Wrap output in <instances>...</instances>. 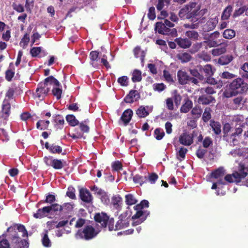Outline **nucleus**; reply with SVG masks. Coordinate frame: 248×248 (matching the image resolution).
Returning <instances> with one entry per match:
<instances>
[{"label":"nucleus","mask_w":248,"mask_h":248,"mask_svg":"<svg viewBox=\"0 0 248 248\" xmlns=\"http://www.w3.org/2000/svg\"><path fill=\"white\" fill-rule=\"evenodd\" d=\"M54 122L57 125H60L63 127L64 124V120L63 118L60 115H57L54 119Z\"/></svg>","instance_id":"nucleus-61"},{"label":"nucleus","mask_w":248,"mask_h":248,"mask_svg":"<svg viewBox=\"0 0 248 248\" xmlns=\"http://www.w3.org/2000/svg\"><path fill=\"white\" fill-rule=\"evenodd\" d=\"M111 203L114 207L118 210L121 207L122 199L119 196H114L112 198Z\"/></svg>","instance_id":"nucleus-32"},{"label":"nucleus","mask_w":248,"mask_h":248,"mask_svg":"<svg viewBox=\"0 0 248 248\" xmlns=\"http://www.w3.org/2000/svg\"><path fill=\"white\" fill-rule=\"evenodd\" d=\"M136 114L140 118H145L149 115V112L146 110L145 107L141 106L136 110Z\"/></svg>","instance_id":"nucleus-40"},{"label":"nucleus","mask_w":248,"mask_h":248,"mask_svg":"<svg viewBox=\"0 0 248 248\" xmlns=\"http://www.w3.org/2000/svg\"><path fill=\"white\" fill-rule=\"evenodd\" d=\"M202 112V109L200 106H195L192 108L191 113L196 118H199L201 117Z\"/></svg>","instance_id":"nucleus-51"},{"label":"nucleus","mask_w":248,"mask_h":248,"mask_svg":"<svg viewBox=\"0 0 248 248\" xmlns=\"http://www.w3.org/2000/svg\"><path fill=\"white\" fill-rule=\"evenodd\" d=\"M158 178V175L155 172L149 174L148 177H147L148 181L151 184H155Z\"/></svg>","instance_id":"nucleus-59"},{"label":"nucleus","mask_w":248,"mask_h":248,"mask_svg":"<svg viewBox=\"0 0 248 248\" xmlns=\"http://www.w3.org/2000/svg\"><path fill=\"white\" fill-rule=\"evenodd\" d=\"M125 203L130 206L135 204L137 202V200L132 194H128L125 196Z\"/></svg>","instance_id":"nucleus-39"},{"label":"nucleus","mask_w":248,"mask_h":248,"mask_svg":"<svg viewBox=\"0 0 248 248\" xmlns=\"http://www.w3.org/2000/svg\"><path fill=\"white\" fill-rule=\"evenodd\" d=\"M248 170L245 165L240 163L239 164L238 171H234L232 174H227L224 177L225 181L228 183L240 182L242 179L245 178L248 175Z\"/></svg>","instance_id":"nucleus-6"},{"label":"nucleus","mask_w":248,"mask_h":248,"mask_svg":"<svg viewBox=\"0 0 248 248\" xmlns=\"http://www.w3.org/2000/svg\"><path fill=\"white\" fill-rule=\"evenodd\" d=\"M49 152L51 154H62V155H65L66 154L65 152L62 153V147L59 145H57L54 143L51 144V148Z\"/></svg>","instance_id":"nucleus-33"},{"label":"nucleus","mask_w":248,"mask_h":248,"mask_svg":"<svg viewBox=\"0 0 248 248\" xmlns=\"http://www.w3.org/2000/svg\"><path fill=\"white\" fill-rule=\"evenodd\" d=\"M218 22L217 18L216 17L210 18L205 24L203 26V30L204 31H209L215 29Z\"/></svg>","instance_id":"nucleus-17"},{"label":"nucleus","mask_w":248,"mask_h":248,"mask_svg":"<svg viewBox=\"0 0 248 248\" xmlns=\"http://www.w3.org/2000/svg\"><path fill=\"white\" fill-rule=\"evenodd\" d=\"M245 10L246 6H243L237 10H235L232 15L233 17L235 18L242 15L245 12Z\"/></svg>","instance_id":"nucleus-64"},{"label":"nucleus","mask_w":248,"mask_h":248,"mask_svg":"<svg viewBox=\"0 0 248 248\" xmlns=\"http://www.w3.org/2000/svg\"><path fill=\"white\" fill-rule=\"evenodd\" d=\"M186 35L188 38V39H190L194 41L197 40L199 37L198 32L194 30L186 31Z\"/></svg>","instance_id":"nucleus-43"},{"label":"nucleus","mask_w":248,"mask_h":248,"mask_svg":"<svg viewBox=\"0 0 248 248\" xmlns=\"http://www.w3.org/2000/svg\"><path fill=\"white\" fill-rule=\"evenodd\" d=\"M149 207V202L147 200H143L141 201L140 203L137 204L134 206V209L137 211H140L142 212H150L148 211H145L143 208Z\"/></svg>","instance_id":"nucleus-27"},{"label":"nucleus","mask_w":248,"mask_h":248,"mask_svg":"<svg viewBox=\"0 0 248 248\" xmlns=\"http://www.w3.org/2000/svg\"><path fill=\"white\" fill-rule=\"evenodd\" d=\"M75 193V188L72 186H70L68 187V190L66 192V195L71 199L76 200V196Z\"/></svg>","instance_id":"nucleus-47"},{"label":"nucleus","mask_w":248,"mask_h":248,"mask_svg":"<svg viewBox=\"0 0 248 248\" xmlns=\"http://www.w3.org/2000/svg\"><path fill=\"white\" fill-rule=\"evenodd\" d=\"M147 16L148 18L150 20H153L155 19L156 16L155 13V8L154 7L152 6L149 8Z\"/></svg>","instance_id":"nucleus-62"},{"label":"nucleus","mask_w":248,"mask_h":248,"mask_svg":"<svg viewBox=\"0 0 248 248\" xmlns=\"http://www.w3.org/2000/svg\"><path fill=\"white\" fill-rule=\"evenodd\" d=\"M232 11V7L231 5L227 6L223 10L221 15V19L222 20H227L229 18L231 14Z\"/></svg>","instance_id":"nucleus-34"},{"label":"nucleus","mask_w":248,"mask_h":248,"mask_svg":"<svg viewBox=\"0 0 248 248\" xmlns=\"http://www.w3.org/2000/svg\"><path fill=\"white\" fill-rule=\"evenodd\" d=\"M62 205V214H65L69 213L72 211L74 208V204L70 202H66L63 203Z\"/></svg>","instance_id":"nucleus-36"},{"label":"nucleus","mask_w":248,"mask_h":248,"mask_svg":"<svg viewBox=\"0 0 248 248\" xmlns=\"http://www.w3.org/2000/svg\"><path fill=\"white\" fill-rule=\"evenodd\" d=\"M44 161L47 166H51L55 170H61L65 166L66 162L60 159L53 158L51 156H45Z\"/></svg>","instance_id":"nucleus-8"},{"label":"nucleus","mask_w":248,"mask_h":248,"mask_svg":"<svg viewBox=\"0 0 248 248\" xmlns=\"http://www.w3.org/2000/svg\"><path fill=\"white\" fill-rule=\"evenodd\" d=\"M210 126L212 127L214 133L217 135H219L221 132V125L218 122H216L213 120L210 121Z\"/></svg>","instance_id":"nucleus-24"},{"label":"nucleus","mask_w":248,"mask_h":248,"mask_svg":"<svg viewBox=\"0 0 248 248\" xmlns=\"http://www.w3.org/2000/svg\"><path fill=\"white\" fill-rule=\"evenodd\" d=\"M66 120L68 122L69 125L72 126H75L79 124L78 120L72 114L67 115L66 117Z\"/></svg>","instance_id":"nucleus-41"},{"label":"nucleus","mask_w":248,"mask_h":248,"mask_svg":"<svg viewBox=\"0 0 248 248\" xmlns=\"http://www.w3.org/2000/svg\"><path fill=\"white\" fill-rule=\"evenodd\" d=\"M201 92L202 93H205L207 95H212L216 93L215 89L211 86H208L207 87L202 88L201 89Z\"/></svg>","instance_id":"nucleus-48"},{"label":"nucleus","mask_w":248,"mask_h":248,"mask_svg":"<svg viewBox=\"0 0 248 248\" xmlns=\"http://www.w3.org/2000/svg\"><path fill=\"white\" fill-rule=\"evenodd\" d=\"M199 70L197 69H190L189 72L190 74L193 76L199 79V80L202 81L204 79V77L200 73Z\"/></svg>","instance_id":"nucleus-50"},{"label":"nucleus","mask_w":248,"mask_h":248,"mask_svg":"<svg viewBox=\"0 0 248 248\" xmlns=\"http://www.w3.org/2000/svg\"><path fill=\"white\" fill-rule=\"evenodd\" d=\"M196 5L195 2L186 5L179 11L178 15L180 17L183 19H191V21L193 22L198 21L201 17V16L207 11V9H204L200 11L199 9L195 8Z\"/></svg>","instance_id":"nucleus-3"},{"label":"nucleus","mask_w":248,"mask_h":248,"mask_svg":"<svg viewBox=\"0 0 248 248\" xmlns=\"http://www.w3.org/2000/svg\"><path fill=\"white\" fill-rule=\"evenodd\" d=\"M248 91V83L243 78L238 77L233 79L226 86L223 96L226 98H231L245 94Z\"/></svg>","instance_id":"nucleus-2"},{"label":"nucleus","mask_w":248,"mask_h":248,"mask_svg":"<svg viewBox=\"0 0 248 248\" xmlns=\"http://www.w3.org/2000/svg\"><path fill=\"white\" fill-rule=\"evenodd\" d=\"M154 135L157 140H161L164 136L165 133L160 128H156L154 131Z\"/></svg>","instance_id":"nucleus-49"},{"label":"nucleus","mask_w":248,"mask_h":248,"mask_svg":"<svg viewBox=\"0 0 248 248\" xmlns=\"http://www.w3.org/2000/svg\"><path fill=\"white\" fill-rule=\"evenodd\" d=\"M226 47V45L218 46L217 48L212 50V54L213 56H217L224 54L227 51Z\"/></svg>","instance_id":"nucleus-28"},{"label":"nucleus","mask_w":248,"mask_h":248,"mask_svg":"<svg viewBox=\"0 0 248 248\" xmlns=\"http://www.w3.org/2000/svg\"><path fill=\"white\" fill-rule=\"evenodd\" d=\"M177 58L182 63H186L190 61L192 59V56L187 52L181 53L177 55Z\"/></svg>","instance_id":"nucleus-29"},{"label":"nucleus","mask_w":248,"mask_h":248,"mask_svg":"<svg viewBox=\"0 0 248 248\" xmlns=\"http://www.w3.org/2000/svg\"><path fill=\"white\" fill-rule=\"evenodd\" d=\"M179 141L182 145L189 146L193 142V136L187 133H183L179 137Z\"/></svg>","instance_id":"nucleus-12"},{"label":"nucleus","mask_w":248,"mask_h":248,"mask_svg":"<svg viewBox=\"0 0 248 248\" xmlns=\"http://www.w3.org/2000/svg\"><path fill=\"white\" fill-rule=\"evenodd\" d=\"M48 230H45L44 232L41 234L42 244L44 247L46 248H49L51 246V242L48 237Z\"/></svg>","instance_id":"nucleus-23"},{"label":"nucleus","mask_w":248,"mask_h":248,"mask_svg":"<svg viewBox=\"0 0 248 248\" xmlns=\"http://www.w3.org/2000/svg\"><path fill=\"white\" fill-rule=\"evenodd\" d=\"M198 68L199 71L202 72L203 71L205 73V76L207 77L210 76H213L214 73V70L213 69V66L210 64L205 65L204 67L201 65L198 66Z\"/></svg>","instance_id":"nucleus-22"},{"label":"nucleus","mask_w":248,"mask_h":248,"mask_svg":"<svg viewBox=\"0 0 248 248\" xmlns=\"http://www.w3.org/2000/svg\"><path fill=\"white\" fill-rule=\"evenodd\" d=\"M140 98V94L137 90H131L124 98L126 103H132Z\"/></svg>","instance_id":"nucleus-13"},{"label":"nucleus","mask_w":248,"mask_h":248,"mask_svg":"<svg viewBox=\"0 0 248 248\" xmlns=\"http://www.w3.org/2000/svg\"><path fill=\"white\" fill-rule=\"evenodd\" d=\"M189 77L187 73L182 70H179L177 72L178 82L181 85L188 84Z\"/></svg>","instance_id":"nucleus-18"},{"label":"nucleus","mask_w":248,"mask_h":248,"mask_svg":"<svg viewBox=\"0 0 248 248\" xmlns=\"http://www.w3.org/2000/svg\"><path fill=\"white\" fill-rule=\"evenodd\" d=\"M163 77L164 78L165 80L168 82L171 83L173 82V78L171 75L170 72L166 70H163Z\"/></svg>","instance_id":"nucleus-60"},{"label":"nucleus","mask_w":248,"mask_h":248,"mask_svg":"<svg viewBox=\"0 0 248 248\" xmlns=\"http://www.w3.org/2000/svg\"><path fill=\"white\" fill-rule=\"evenodd\" d=\"M131 79L133 82L140 81L142 79L141 72L140 70L135 69L132 73Z\"/></svg>","instance_id":"nucleus-38"},{"label":"nucleus","mask_w":248,"mask_h":248,"mask_svg":"<svg viewBox=\"0 0 248 248\" xmlns=\"http://www.w3.org/2000/svg\"><path fill=\"white\" fill-rule=\"evenodd\" d=\"M175 41L180 47L183 48H188L192 44L191 41L186 38H177L175 39Z\"/></svg>","instance_id":"nucleus-19"},{"label":"nucleus","mask_w":248,"mask_h":248,"mask_svg":"<svg viewBox=\"0 0 248 248\" xmlns=\"http://www.w3.org/2000/svg\"><path fill=\"white\" fill-rule=\"evenodd\" d=\"M118 82L122 86H126L128 85V78L123 76L118 78Z\"/></svg>","instance_id":"nucleus-63"},{"label":"nucleus","mask_w":248,"mask_h":248,"mask_svg":"<svg viewBox=\"0 0 248 248\" xmlns=\"http://www.w3.org/2000/svg\"><path fill=\"white\" fill-rule=\"evenodd\" d=\"M155 31L160 34L170 35L172 37L177 36V31L176 29L167 28L162 22H157L155 24Z\"/></svg>","instance_id":"nucleus-7"},{"label":"nucleus","mask_w":248,"mask_h":248,"mask_svg":"<svg viewBox=\"0 0 248 248\" xmlns=\"http://www.w3.org/2000/svg\"><path fill=\"white\" fill-rule=\"evenodd\" d=\"M133 114V111L131 109H127L123 113L121 117V120L124 122L125 125L129 123L132 118Z\"/></svg>","instance_id":"nucleus-20"},{"label":"nucleus","mask_w":248,"mask_h":248,"mask_svg":"<svg viewBox=\"0 0 248 248\" xmlns=\"http://www.w3.org/2000/svg\"><path fill=\"white\" fill-rule=\"evenodd\" d=\"M133 180L135 183L139 184L140 186L148 182V179L146 176H142L139 174L135 175L133 178Z\"/></svg>","instance_id":"nucleus-35"},{"label":"nucleus","mask_w":248,"mask_h":248,"mask_svg":"<svg viewBox=\"0 0 248 248\" xmlns=\"http://www.w3.org/2000/svg\"><path fill=\"white\" fill-rule=\"evenodd\" d=\"M68 135L73 139H78L83 137L82 132L80 130L79 128H75L73 132L69 133Z\"/></svg>","instance_id":"nucleus-37"},{"label":"nucleus","mask_w":248,"mask_h":248,"mask_svg":"<svg viewBox=\"0 0 248 248\" xmlns=\"http://www.w3.org/2000/svg\"><path fill=\"white\" fill-rule=\"evenodd\" d=\"M17 230L22 232V237H28V232L22 224H14L7 229L6 232L2 235L7 237L8 240L3 239L0 241V248H28L29 243L25 239H22L18 235Z\"/></svg>","instance_id":"nucleus-1"},{"label":"nucleus","mask_w":248,"mask_h":248,"mask_svg":"<svg viewBox=\"0 0 248 248\" xmlns=\"http://www.w3.org/2000/svg\"><path fill=\"white\" fill-rule=\"evenodd\" d=\"M234 58L232 54L223 55L217 59V62L221 65H226L232 62Z\"/></svg>","instance_id":"nucleus-16"},{"label":"nucleus","mask_w":248,"mask_h":248,"mask_svg":"<svg viewBox=\"0 0 248 248\" xmlns=\"http://www.w3.org/2000/svg\"><path fill=\"white\" fill-rule=\"evenodd\" d=\"M134 56L136 58H138L140 57V60L142 62L143 61L144 55L143 51H141L140 47V46H136L134 50Z\"/></svg>","instance_id":"nucleus-46"},{"label":"nucleus","mask_w":248,"mask_h":248,"mask_svg":"<svg viewBox=\"0 0 248 248\" xmlns=\"http://www.w3.org/2000/svg\"><path fill=\"white\" fill-rule=\"evenodd\" d=\"M212 110L209 107H206L204 109V111L202 114V119L203 122L206 123L211 118Z\"/></svg>","instance_id":"nucleus-42"},{"label":"nucleus","mask_w":248,"mask_h":248,"mask_svg":"<svg viewBox=\"0 0 248 248\" xmlns=\"http://www.w3.org/2000/svg\"><path fill=\"white\" fill-rule=\"evenodd\" d=\"M235 36V31L233 30L226 29L223 33L224 38L228 39H231Z\"/></svg>","instance_id":"nucleus-44"},{"label":"nucleus","mask_w":248,"mask_h":248,"mask_svg":"<svg viewBox=\"0 0 248 248\" xmlns=\"http://www.w3.org/2000/svg\"><path fill=\"white\" fill-rule=\"evenodd\" d=\"M99 232V231L96 230L93 226L88 225L85 226L83 229L78 230L75 234V237L77 239L88 241L95 238Z\"/></svg>","instance_id":"nucleus-5"},{"label":"nucleus","mask_w":248,"mask_h":248,"mask_svg":"<svg viewBox=\"0 0 248 248\" xmlns=\"http://www.w3.org/2000/svg\"><path fill=\"white\" fill-rule=\"evenodd\" d=\"M166 88V85L163 83H155L153 85V89L155 91L161 92L164 91Z\"/></svg>","instance_id":"nucleus-53"},{"label":"nucleus","mask_w":248,"mask_h":248,"mask_svg":"<svg viewBox=\"0 0 248 248\" xmlns=\"http://www.w3.org/2000/svg\"><path fill=\"white\" fill-rule=\"evenodd\" d=\"M30 41V34L29 33H26L23 37L21 39L20 42V45L23 48H25L28 44Z\"/></svg>","instance_id":"nucleus-52"},{"label":"nucleus","mask_w":248,"mask_h":248,"mask_svg":"<svg viewBox=\"0 0 248 248\" xmlns=\"http://www.w3.org/2000/svg\"><path fill=\"white\" fill-rule=\"evenodd\" d=\"M50 91V88L45 83L40 82L36 90V96L40 100H43Z\"/></svg>","instance_id":"nucleus-9"},{"label":"nucleus","mask_w":248,"mask_h":248,"mask_svg":"<svg viewBox=\"0 0 248 248\" xmlns=\"http://www.w3.org/2000/svg\"><path fill=\"white\" fill-rule=\"evenodd\" d=\"M94 220L97 224H100L102 228H108L109 231L114 229V219L113 217L110 218L107 213L101 212L95 213Z\"/></svg>","instance_id":"nucleus-4"},{"label":"nucleus","mask_w":248,"mask_h":248,"mask_svg":"<svg viewBox=\"0 0 248 248\" xmlns=\"http://www.w3.org/2000/svg\"><path fill=\"white\" fill-rule=\"evenodd\" d=\"M41 51V47H33L30 49V54L32 57H36Z\"/></svg>","instance_id":"nucleus-58"},{"label":"nucleus","mask_w":248,"mask_h":248,"mask_svg":"<svg viewBox=\"0 0 248 248\" xmlns=\"http://www.w3.org/2000/svg\"><path fill=\"white\" fill-rule=\"evenodd\" d=\"M88 122L89 120L87 119L84 121V122H81L79 124V129L82 132V134L83 133H88L89 131V127L84 124V123H85Z\"/></svg>","instance_id":"nucleus-57"},{"label":"nucleus","mask_w":248,"mask_h":248,"mask_svg":"<svg viewBox=\"0 0 248 248\" xmlns=\"http://www.w3.org/2000/svg\"><path fill=\"white\" fill-rule=\"evenodd\" d=\"M225 170L223 167H219L217 169L213 171L211 174L212 178L215 179H218L222 178L225 175Z\"/></svg>","instance_id":"nucleus-25"},{"label":"nucleus","mask_w":248,"mask_h":248,"mask_svg":"<svg viewBox=\"0 0 248 248\" xmlns=\"http://www.w3.org/2000/svg\"><path fill=\"white\" fill-rule=\"evenodd\" d=\"M49 206H45L37 210L36 213L33 214V217L36 218H42L47 217L48 214H51Z\"/></svg>","instance_id":"nucleus-14"},{"label":"nucleus","mask_w":248,"mask_h":248,"mask_svg":"<svg viewBox=\"0 0 248 248\" xmlns=\"http://www.w3.org/2000/svg\"><path fill=\"white\" fill-rule=\"evenodd\" d=\"M52 91L53 95L56 96L57 100H59L61 98L62 89L60 87L56 86V87H54Z\"/></svg>","instance_id":"nucleus-54"},{"label":"nucleus","mask_w":248,"mask_h":248,"mask_svg":"<svg viewBox=\"0 0 248 248\" xmlns=\"http://www.w3.org/2000/svg\"><path fill=\"white\" fill-rule=\"evenodd\" d=\"M10 110H11V105L5 99L3 102V104L2 105V112L4 114V116L5 118H7L9 117L10 114Z\"/></svg>","instance_id":"nucleus-30"},{"label":"nucleus","mask_w":248,"mask_h":248,"mask_svg":"<svg viewBox=\"0 0 248 248\" xmlns=\"http://www.w3.org/2000/svg\"><path fill=\"white\" fill-rule=\"evenodd\" d=\"M44 83L48 87L49 85L53 84L57 87H61V85L59 81L52 76H49L45 79Z\"/></svg>","instance_id":"nucleus-31"},{"label":"nucleus","mask_w":248,"mask_h":248,"mask_svg":"<svg viewBox=\"0 0 248 248\" xmlns=\"http://www.w3.org/2000/svg\"><path fill=\"white\" fill-rule=\"evenodd\" d=\"M119 219L117 221L113 230H119L128 227L129 225V222L126 219H123V217L120 216Z\"/></svg>","instance_id":"nucleus-21"},{"label":"nucleus","mask_w":248,"mask_h":248,"mask_svg":"<svg viewBox=\"0 0 248 248\" xmlns=\"http://www.w3.org/2000/svg\"><path fill=\"white\" fill-rule=\"evenodd\" d=\"M79 197L84 202L88 203H91L93 201V197L87 188H81L79 189Z\"/></svg>","instance_id":"nucleus-11"},{"label":"nucleus","mask_w":248,"mask_h":248,"mask_svg":"<svg viewBox=\"0 0 248 248\" xmlns=\"http://www.w3.org/2000/svg\"><path fill=\"white\" fill-rule=\"evenodd\" d=\"M193 103L191 100L187 98L185 99V103L180 108V111L182 113H187L192 108Z\"/></svg>","instance_id":"nucleus-26"},{"label":"nucleus","mask_w":248,"mask_h":248,"mask_svg":"<svg viewBox=\"0 0 248 248\" xmlns=\"http://www.w3.org/2000/svg\"><path fill=\"white\" fill-rule=\"evenodd\" d=\"M216 99L214 97L205 94H202L198 99V102L203 105H209L211 103H214Z\"/></svg>","instance_id":"nucleus-15"},{"label":"nucleus","mask_w":248,"mask_h":248,"mask_svg":"<svg viewBox=\"0 0 248 248\" xmlns=\"http://www.w3.org/2000/svg\"><path fill=\"white\" fill-rule=\"evenodd\" d=\"M49 207H50L51 208L50 211L51 214L52 213H55L58 211H59L60 213L62 214V208L61 205H60L58 203H53L51 204Z\"/></svg>","instance_id":"nucleus-55"},{"label":"nucleus","mask_w":248,"mask_h":248,"mask_svg":"<svg viewBox=\"0 0 248 248\" xmlns=\"http://www.w3.org/2000/svg\"><path fill=\"white\" fill-rule=\"evenodd\" d=\"M150 215V212H142L140 211H137L136 214H134L132 218L134 220L137 219V220L134 221L133 223V226H137L138 225L141 223H142L144 221H145L147 217Z\"/></svg>","instance_id":"nucleus-10"},{"label":"nucleus","mask_w":248,"mask_h":248,"mask_svg":"<svg viewBox=\"0 0 248 248\" xmlns=\"http://www.w3.org/2000/svg\"><path fill=\"white\" fill-rule=\"evenodd\" d=\"M202 43H196L194 44L192 47L189 49V52L191 54H194L197 52L202 47Z\"/></svg>","instance_id":"nucleus-56"},{"label":"nucleus","mask_w":248,"mask_h":248,"mask_svg":"<svg viewBox=\"0 0 248 248\" xmlns=\"http://www.w3.org/2000/svg\"><path fill=\"white\" fill-rule=\"evenodd\" d=\"M187 152V150L186 148L183 147L180 148L178 152L176 154L177 158L181 161H182L185 158L186 154Z\"/></svg>","instance_id":"nucleus-45"}]
</instances>
